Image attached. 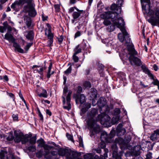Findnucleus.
<instances>
[{"mask_svg":"<svg viewBox=\"0 0 159 159\" xmlns=\"http://www.w3.org/2000/svg\"><path fill=\"white\" fill-rule=\"evenodd\" d=\"M118 15L114 11L111 10V11L105 12L101 14V17L104 19H108L110 18L112 19L113 25L110 26V31H113L115 29L116 26L119 28L122 32H125L124 29L122 28L124 25L123 23V19L122 17H119Z\"/></svg>","mask_w":159,"mask_h":159,"instance_id":"nucleus-1","label":"nucleus"},{"mask_svg":"<svg viewBox=\"0 0 159 159\" xmlns=\"http://www.w3.org/2000/svg\"><path fill=\"white\" fill-rule=\"evenodd\" d=\"M127 48L123 50L125 54H128L130 55L129 59L131 64H132L133 62L137 66H141L142 65V62L140 59L134 56L137 54V52L134 48V46L131 44H127Z\"/></svg>","mask_w":159,"mask_h":159,"instance_id":"nucleus-2","label":"nucleus"},{"mask_svg":"<svg viewBox=\"0 0 159 159\" xmlns=\"http://www.w3.org/2000/svg\"><path fill=\"white\" fill-rule=\"evenodd\" d=\"M98 115V110L95 108H92L88 112L87 125L92 127L93 125V122L99 120V116Z\"/></svg>","mask_w":159,"mask_h":159,"instance_id":"nucleus-3","label":"nucleus"},{"mask_svg":"<svg viewBox=\"0 0 159 159\" xmlns=\"http://www.w3.org/2000/svg\"><path fill=\"white\" fill-rule=\"evenodd\" d=\"M68 92V88L66 87L64 88L63 94L62 96L64 108L69 110L71 109V104L70 102V97L72 92L69 91L67 96L66 94Z\"/></svg>","mask_w":159,"mask_h":159,"instance_id":"nucleus-4","label":"nucleus"},{"mask_svg":"<svg viewBox=\"0 0 159 159\" xmlns=\"http://www.w3.org/2000/svg\"><path fill=\"white\" fill-rule=\"evenodd\" d=\"M85 101V97L83 94L77 95L76 98L75 102L76 104L80 102L81 105H83V108L81 110L83 114L85 113L91 106L90 103H84Z\"/></svg>","mask_w":159,"mask_h":159,"instance_id":"nucleus-5","label":"nucleus"},{"mask_svg":"<svg viewBox=\"0 0 159 159\" xmlns=\"http://www.w3.org/2000/svg\"><path fill=\"white\" fill-rule=\"evenodd\" d=\"M10 32L7 31V32L5 35V39L9 42L13 43V47L18 52L21 53H25L24 50L20 48L19 44L14 42L15 39L12 35L10 33Z\"/></svg>","mask_w":159,"mask_h":159,"instance_id":"nucleus-6","label":"nucleus"},{"mask_svg":"<svg viewBox=\"0 0 159 159\" xmlns=\"http://www.w3.org/2000/svg\"><path fill=\"white\" fill-rule=\"evenodd\" d=\"M37 143L38 144V146L43 148L44 150V155L45 157L47 159H51L50 157H47L46 156L49 154L50 150L53 148V147L45 144V142L42 138H40L38 139L37 141Z\"/></svg>","mask_w":159,"mask_h":159,"instance_id":"nucleus-7","label":"nucleus"},{"mask_svg":"<svg viewBox=\"0 0 159 159\" xmlns=\"http://www.w3.org/2000/svg\"><path fill=\"white\" fill-rule=\"evenodd\" d=\"M30 137L31 136L28 134L24 135L22 133H16L14 141L17 143L21 142L22 144H25L28 141Z\"/></svg>","mask_w":159,"mask_h":159,"instance_id":"nucleus-8","label":"nucleus"},{"mask_svg":"<svg viewBox=\"0 0 159 159\" xmlns=\"http://www.w3.org/2000/svg\"><path fill=\"white\" fill-rule=\"evenodd\" d=\"M150 15H154L156 17L152 16L148 21L152 25H157L159 27V9H156L155 11H152V14Z\"/></svg>","mask_w":159,"mask_h":159,"instance_id":"nucleus-9","label":"nucleus"},{"mask_svg":"<svg viewBox=\"0 0 159 159\" xmlns=\"http://www.w3.org/2000/svg\"><path fill=\"white\" fill-rule=\"evenodd\" d=\"M115 135V131L111 130L108 134L105 131H102L101 134L100 139L101 141H105L108 143L112 142V138Z\"/></svg>","mask_w":159,"mask_h":159,"instance_id":"nucleus-10","label":"nucleus"},{"mask_svg":"<svg viewBox=\"0 0 159 159\" xmlns=\"http://www.w3.org/2000/svg\"><path fill=\"white\" fill-rule=\"evenodd\" d=\"M123 22L124 24V25L122 28L123 29L125 30V32H122L120 30L122 34L121 33L118 34V37L120 42H123L124 40H125L126 43H130V42L129 35L126 31V30H125V22L124 20Z\"/></svg>","mask_w":159,"mask_h":159,"instance_id":"nucleus-11","label":"nucleus"},{"mask_svg":"<svg viewBox=\"0 0 159 159\" xmlns=\"http://www.w3.org/2000/svg\"><path fill=\"white\" fill-rule=\"evenodd\" d=\"M143 11L144 13L150 15L152 14V11L150 8V0H141Z\"/></svg>","mask_w":159,"mask_h":159,"instance_id":"nucleus-12","label":"nucleus"},{"mask_svg":"<svg viewBox=\"0 0 159 159\" xmlns=\"http://www.w3.org/2000/svg\"><path fill=\"white\" fill-rule=\"evenodd\" d=\"M48 29H46L45 30V34L47 36L48 39L49 40L48 41V45L49 46H51L53 43V34L51 31V27L49 24H47Z\"/></svg>","mask_w":159,"mask_h":159,"instance_id":"nucleus-13","label":"nucleus"},{"mask_svg":"<svg viewBox=\"0 0 159 159\" xmlns=\"http://www.w3.org/2000/svg\"><path fill=\"white\" fill-rule=\"evenodd\" d=\"M123 2V0H118L116 2V4H114L111 6V10L114 11L119 15L121 11V6Z\"/></svg>","mask_w":159,"mask_h":159,"instance_id":"nucleus-14","label":"nucleus"},{"mask_svg":"<svg viewBox=\"0 0 159 159\" xmlns=\"http://www.w3.org/2000/svg\"><path fill=\"white\" fill-rule=\"evenodd\" d=\"M96 122H93V126L91 127L89 125H88V128L92 131V133L90 134V136L92 137L94 134V133L98 134L101 131V129L99 126L96 123Z\"/></svg>","mask_w":159,"mask_h":159,"instance_id":"nucleus-15","label":"nucleus"},{"mask_svg":"<svg viewBox=\"0 0 159 159\" xmlns=\"http://www.w3.org/2000/svg\"><path fill=\"white\" fill-rule=\"evenodd\" d=\"M24 11L25 13L28 12V15L31 17H34L37 15V12L35 9L34 6L24 7Z\"/></svg>","mask_w":159,"mask_h":159,"instance_id":"nucleus-16","label":"nucleus"},{"mask_svg":"<svg viewBox=\"0 0 159 159\" xmlns=\"http://www.w3.org/2000/svg\"><path fill=\"white\" fill-rule=\"evenodd\" d=\"M80 153L70 151L69 153L67 155V159H82L80 158Z\"/></svg>","mask_w":159,"mask_h":159,"instance_id":"nucleus-17","label":"nucleus"},{"mask_svg":"<svg viewBox=\"0 0 159 159\" xmlns=\"http://www.w3.org/2000/svg\"><path fill=\"white\" fill-rule=\"evenodd\" d=\"M117 141L122 149H126L128 148L129 140L125 141L122 138H119L117 139Z\"/></svg>","mask_w":159,"mask_h":159,"instance_id":"nucleus-18","label":"nucleus"},{"mask_svg":"<svg viewBox=\"0 0 159 159\" xmlns=\"http://www.w3.org/2000/svg\"><path fill=\"white\" fill-rule=\"evenodd\" d=\"M25 0H18L15 1L12 3L11 7L15 10H18L21 6L23 4Z\"/></svg>","mask_w":159,"mask_h":159,"instance_id":"nucleus-19","label":"nucleus"},{"mask_svg":"<svg viewBox=\"0 0 159 159\" xmlns=\"http://www.w3.org/2000/svg\"><path fill=\"white\" fill-rule=\"evenodd\" d=\"M3 26H0V32L1 33H3L6 31L7 29L8 32H11L12 31V27L9 25L7 21L4 22L3 23Z\"/></svg>","mask_w":159,"mask_h":159,"instance_id":"nucleus-20","label":"nucleus"},{"mask_svg":"<svg viewBox=\"0 0 159 159\" xmlns=\"http://www.w3.org/2000/svg\"><path fill=\"white\" fill-rule=\"evenodd\" d=\"M99 120L102 121H104V123H106L109 121L111 119L110 117L105 113H102L99 116Z\"/></svg>","mask_w":159,"mask_h":159,"instance_id":"nucleus-21","label":"nucleus"},{"mask_svg":"<svg viewBox=\"0 0 159 159\" xmlns=\"http://www.w3.org/2000/svg\"><path fill=\"white\" fill-rule=\"evenodd\" d=\"M117 134H120V135H123L126 132V130L125 128H122V125L120 123L119 124L116 129Z\"/></svg>","mask_w":159,"mask_h":159,"instance_id":"nucleus-22","label":"nucleus"},{"mask_svg":"<svg viewBox=\"0 0 159 159\" xmlns=\"http://www.w3.org/2000/svg\"><path fill=\"white\" fill-rule=\"evenodd\" d=\"M70 151L67 149L60 148L58 150V154L61 156H66L67 159V155L69 153Z\"/></svg>","mask_w":159,"mask_h":159,"instance_id":"nucleus-23","label":"nucleus"},{"mask_svg":"<svg viewBox=\"0 0 159 159\" xmlns=\"http://www.w3.org/2000/svg\"><path fill=\"white\" fill-rule=\"evenodd\" d=\"M89 94L91 99L96 98L97 94V92L96 89L94 88H91Z\"/></svg>","mask_w":159,"mask_h":159,"instance_id":"nucleus-24","label":"nucleus"},{"mask_svg":"<svg viewBox=\"0 0 159 159\" xmlns=\"http://www.w3.org/2000/svg\"><path fill=\"white\" fill-rule=\"evenodd\" d=\"M105 100L104 98L101 97L97 101V104L99 107L102 108L104 107L106 104Z\"/></svg>","mask_w":159,"mask_h":159,"instance_id":"nucleus-25","label":"nucleus"},{"mask_svg":"<svg viewBox=\"0 0 159 159\" xmlns=\"http://www.w3.org/2000/svg\"><path fill=\"white\" fill-rule=\"evenodd\" d=\"M24 20L25 23L28 28L31 26L32 25V21L30 17L27 16H25L24 17Z\"/></svg>","mask_w":159,"mask_h":159,"instance_id":"nucleus-26","label":"nucleus"},{"mask_svg":"<svg viewBox=\"0 0 159 159\" xmlns=\"http://www.w3.org/2000/svg\"><path fill=\"white\" fill-rule=\"evenodd\" d=\"M111 147L112 148H115V150L113 152V157H115L116 159H121V156L120 155H118L117 152H116V150H117V147L116 145L114 144L113 145H112Z\"/></svg>","mask_w":159,"mask_h":159,"instance_id":"nucleus-27","label":"nucleus"},{"mask_svg":"<svg viewBox=\"0 0 159 159\" xmlns=\"http://www.w3.org/2000/svg\"><path fill=\"white\" fill-rule=\"evenodd\" d=\"M75 8L77 10V11H74L72 13V16L74 19H76L79 18L80 16L82 11L79 10L76 8Z\"/></svg>","mask_w":159,"mask_h":159,"instance_id":"nucleus-28","label":"nucleus"},{"mask_svg":"<svg viewBox=\"0 0 159 159\" xmlns=\"http://www.w3.org/2000/svg\"><path fill=\"white\" fill-rule=\"evenodd\" d=\"M141 67L143 72L147 74L149 77H153V75L151 74L148 69L145 66L143 65Z\"/></svg>","mask_w":159,"mask_h":159,"instance_id":"nucleus-29","label":"nucleus"},{"mask_svg":"<svg viewBox=\"0 0 159 159\" xmlns=\"http://www.w3.org/2000/svg\"><path fill=\"white\" fill-rule=\"evenodd\" d=\"M52 64L51 63H50V64L48 67V69L47 75V77L48 79L50 78L51 75H52L54 73V71H52V72H51V70L52 68Z\"/></svg>","mask_w":159,"mask_h":159,"instance_id":"nucleus-30","label":"nucleus"},{"mask_svg":"<svg viewBox=\"0 0 159 159\" xmlns=\"http://www.w3.org/2000/svg\"><path fill=\"white\" fill-rule=\"evenodd\" d=\"M26 38L29 40H32L34 37V33L32 31H30L28 32L27 34L25 36Z\"/></svg>","mask_w":159,"mask_h":159,"instance_id":"nucleus-31","label":"nucleus"},{"mask_svg":"<svg viewBox=\"0 0 159 159\" xmlns=\"http://www.w3.org/2000/svg\"><path fill=\"white\" fill-rule=\"evenodd\" d=\"M80 47V45L78 44L76 46L74 49V54H77L81 52V49Z\"/></svg>","mask_w":159,"mask_h":159,"instance_id":"nucleus-32","label":"nucleus"},{"mask_svg":"<svg viewBox=\"0 0 159 159\" xmlns=\"http://www.w3.org/2000/svg\"><path fill=\"white\" fill-rule=\"evenodd\" d=\"M42 90V92L39 94L38 95L40 97L47 98L48 96V94L46 90L43 89Z\"/></svg>","mask_w":159,"mask_h":159,"instance_id":"nucleus-33","label":"nucleus"},{"mask_svg":"<svg viewBox=\"0 0 159 159\" xmlns=\"http://www.w3.org/2000/svg\"><path fill=\"white\" fill-rule=\"evenodd\" d=\"M27 3V5H25L24 7H30L32 6H34V4L32 2L33 0H25Z\"/></svg>","mask_w":159,"mask_h":159,"instance_id":"nucleus-34","label":"nucleus"},{"mask_svg":"<svg viewBox=\"0 0 159 159\" xmlns=\"http://www.w3.org/2000/svg\"><path fill=\"white\" fill-rule=\"evenodd\" d=\"M36 136H34L30 138V143L32 144H34L36 141Z\"/></svg>","mask_w":159,"mask_h":159,"instance_id":"nucleus-35","label":"nucleus"},{"mask_svg":"<svg viewBox=\"0 0 159 159\" xmlns=\"http://www.w3.org/2000/svg\"><path fill=\"white\" fill-rule=\"evenodd\" d=\"M151 79L153 80L152 84L154 85H158L159 84V81L157 79L154 78V75H153V77H150Z\"/></svg>","mask_w":159,"mask_h":159,"instance_id":"nucleus-36","label":"nucleus"},{"mask_svg":"<svg viewBox=\"0 0 159 159\" xmlns=\"http://www.w3.org/2000/svg\"><path fill=\"white\" fill-rule=\"evenodd\" d=\"M119 119L120 117L118 115L116 116L115 117H113L112 120L113 123L114 124L117 123V122L119 121Z\"/></svg>","mask_w":159,"mask_h":159,"instance_id":"nucleus-37","label":"nucleus"},{"mask_svg":"<svg viewBox=\"0 0 159 159\" xmlns=\"http://www.w3.org/2000/svg\"><path fill=\"white\" fill-rule=\"evenodd\" d=\"M157 134L155 133L152 134L150 136V139L153 141H154L157 139Z\"/></svg>","mask_w":159,"mask_h":159,"instance_id":"nucleus-38","label":"nucleus"},{"mask_svg":"<svg viewBox=\"0 0 159 159\" xmlns=\"http://www.w3.org/2000/svg\"><path fill=\"white\" fill-rule=\"evenodd\" d=\"M84 86L85 88H90L91 86L90 82L88 81H86L84 83Z\"/></svg>","mask_w":159,"mask_h":159,"instance_id":"nucleus-39","label":"nucleus"},{"mask_svg":"<svg viewBox=\"0 0 159 159\" xmlns=\"http://www.w3.org/2000/svg\"><path fill=\"white\" fill-rule=\"evenodd\" d=\"M72 70L71 66H70L64 72V73L66 75H68L71 73Z\"/></svg>","mask_w":159,"mask_h":159,"instance_id":"nucleus-40","label":"nucleus"},{"mask_svg":"<svg viewBox=\"0 0 159 159\" xmlns=\"http://www.w3.org/2000/svg\"><path fill=\"white\" fill-rule=\"evenodd\" d=\"M27 149L29 151L34 152L36 150V147L35 146H30L28 147Z\"/></svg>","mask_w":159,"mask_h":159,"instance_id":"nucleus-41","label":"nucleus"},{"mask_svg":"<svg viewBox=\"0 0 159 159\" xmlns=\"http://www.w3.org/2000/svg\"><path fill=\"white\" fill-rule=\"evenodd\" d=\"M7 152H0V158L1 159H5V157Z\"/></svg>","mask_w":159,"mask_h":159,"instance_id":"nucleus-42","label":"nucleus"},{"mask_svg":"<svg viewBox=\"0 0 159 159\" xmlns=\"http://www.w3.org/2000/svg\"><path fill=\"white\" fill-rule=\"evenodd\" d=\"M92 155L90 153L84 155V157L85 159H92Z\"/></svg>","mask_w":159,"mask_h":159,"instance_id":"nucleus-43","label":"nucleus"},{"mask_svg":"<svg viewBox=\"0 0 159 159\" xmlns=\"http://www.w3.org/2000/svg\"><path fill=\"white\" fill-rule=\"evenodd\" d=\"M105 141H102L99 144L100 147L102 148H104L106 147V144L105 143Z\"/></svg>","mask_w":159,"mask_h":159,"instance_id":"nucleus-44","label":"nucleus"},{"mask_svg":"<svg viewBox=\"0 0 159 159\" xmlns=\"http://www.w3.org/2000/svg\"><path fill=\"white\" fill-rule=\"evenodd\" d=\"M76 55L73 54L72 57L73 59L75 62H78L79 59V57L77 56H76Z\"/></svg>","mask_w":159,"mask_h":159,"instance_id":"nucleus-45","label":"nucleus"},{"mask_svg":"<svg viewBox=\"0 0 159 159\" xmlns=\"http://www.w3.org/2000/svg\"><path fill=\"white\" fill-rule=\"evenodd\" d=\"M32 43H29L27 44L25 47L24 49L27 52L29 49L30 47L32 45Z\"/></svg>","mask_w":159,"mask_h":159,"instance_id":"nucleus-46","label":"nucleus"},{"mask_svg":"<svg viewBox=\"0 0 159 159\" xmlns=\"http://www.w3.org/2000/svg\"><path fill=\"white\" fill-rule=\"evenodd\" d=\"M103 24L107 26L108 25H110L111 22L109 20L105 19L103 21Z\"/></svg>","mask_w":159,"mask_h":159,"instance_id":"nucleus-47","label":"nucleus"},{"mask_svg":"<svg viewBox=\"0 0 159 159\" xmlns=\"http://www.w3.org/2000/svg\"><path fill=\"white\" fill-rule=\"evenodd\" d=\"M114 113L115 115H118L120 112V111L119 108H116L114 110Z\"/></svg>","mask_w":159,"mask_h":159,"instance_id":"nucleus-48","label":"nucleus"},{"mask_svg":"<svg viewBox=\"0 0 159 159\" xmlns=\"http://www.w3.org/2000/svg\"><path fill=\"white\" fill-rule=\"evenodd\" d=\"M46 67L44 66V67H42L39 70H37V71H38V73L40 74H41L43 73V70H46Z\"/></svg>","mask_w":159,"mask_h":159,"instance_id":"nucleus-49","label":"nucleus"},{"mask_svg":"<svg viewBox=\"0 0 159 159\" xmlns=\"http://www.w3.org/2000/svg\"><path fill=\"white\" fill-rule=\"evenodd\" d=\"M79 141L80 146L81 147H83V140L81 137H80L79 138Z\"/></svg>","mask_w":159,"mask_h":159,"instance_id":"nucleus-50","label":"nucleus"},{"mask_svg":"<svg viewBox=\"0 0 159 159\" xmlns=\"http://www.w3.org/2000/svg\"><path fill=\"white\" fill-rule=\"evenodd\" d=\"M152 153L151 152H149L146 155V157L145 159H151L152 158Z\"/></svg>","mask_w":159,"mask_h":159,"instance_id":"nucleus-51","label":"nucleus"},{"mask_svg":"<svg viewBox=\"0 0 159 159\" xmlns=\"http://www.w3.org/2000/svg\"><path fill=\"white\" fill-rule=\"evenodd\" d=\"M66 136L68 139L71 141L73 140L72 136L71 135L68 134V133H67L66 134Z\"/></svg>","mask_w":159,"mask_h":159,"instance_id":"nucleus-52","label":"nucleus"},{"mask_svg":"<svg viewBox=\"0 0 159 159\" xmlns=\"http://www.w3.org/2000/svg\"><path fill=\"white\" fill-rule=\"evenodd\" d=\"M38 115H39V116L40 118V120H43V116L42 115V114L41 113L39 110H38Z\"/></svg>","mask_w":159,"mask_h":159,"instance_id":"nucleus-53","label":"nucleus"},{"mask_svg":"<svg viewBox=\"0 0 159 159\" xmlns=\"http://www.w3.org/2000/svg\"><path fill=\"white\" fill-rule=\"evenodd\" d=\"M90 100H92V104L93 106H95L96 104H97V100L96 99V98H95V99H91Z\"/></svg>","mask_w":159,"mask_h":159,"instance_id":"nucleus-54","label":"nucleus"},{"mask_svg":"<svg viewBox=\"0 0 159 159\" xmlns=\"http://www.w3.org/2000/svg\"><path fill=\"white\" fill-rule=\"evenodd\" d=\"M13 119L15 120H17L18 119V116L17 114H13L12 115Z\"/></svg>","mask_w":159,"mask_h":159,"instance_id":"nucleus-55","label":"nucleus"},{"mask_svg":"<svg viewBox=\"0 0 159 159\" xmlns=\"http://www.w3.org/2000/svg\"><path fill=\"white\" fill-rule=\"evenodd\" d=\"M82 88L80 86H78L77 87V92L78 93H80L82 91Z\"/></svg>","mask_w":159,"mask_h":159,"instance_id":"nucleus-56","label":"nucleus"},{"mask_svg":"<svg viewBox=\"0 0 159 159\" xmlns=\"http://www.w3.org/2000/svg\"><path fill=\"white\" fill-rule=\"evenodd\" d=\"M7 95H8L10 97L13 98V100H14V95L12 93H7Z\"/></svg>","mask_w":159,"mask_h":159,"instance_id":"nucleus-57","label":"nucleus"},{"mask_svg":"<svg viewBox=\"0 0 159 159\" xmlns=\"http://www.w3.org/2000/svg\"><path fill=\"white\" fill-rule=\"evenodd\" d=\"M81 35V33L80 31H78L75 34V38H76Z\"/></svg>","mask_w":159,"mask_h":159,"instance_id":"nucleus-58","label":"nucleus"},{"mask_svg":"<svg viewBox=\"0 0 159 159\" xmlns=\"http://www.w3.org/2000/svg\"><path fill=\"white\" fill-rule=\"evenodd\" d=\"M51 154L52 156H55L58 154V152H57L54 151H52L51 152Z\"/></svg>","mask_w":159,"mask_h":159,"instance_id":"nucleus-59","label":"nucleus"},{"mask_svg":"<svg viewBox=\"0 0 159 159\" xmlns=\"http://www.w3.org/2000/svg\"><path fill=\"white\" fill-rule=\"evenodd\" d=\"M54 7L57 11H59L60 9V6L59 5L57 4L55 5Z\"/></svg>","mask_w":159,"mask_h":159,"instance_id":"nucleus-60","label":"nucleus"},{"mask_svg":"<svg viewBox=\"0 0 159 159\" xmlns=\"http://www.w3.org/2000/svg\"><path fill=\"white\" fill-rule=\"evenodd\" d=\"M75 8V7H72L70 8L69 9L68 12L70 13H71L72 12L74 11V8Z\"/></svg>","mask_w":159,"mask_h":159,"instance_id":"nucleus-61","label":"nucleus"},{"mask_svg":"<svg viewBox=\"0 0 159 159\" xmlns=\"http://www.w3.org/2000/svg\"><path fill=\"white\" fill-rule=\"evenodd\" d=\"M36 155L37 157L39 158H40L42 155V154L41 152H38L36 154Z\"/></svg>","mask_w":159,"mask_h":159,"instance_id":"nucleus-62","label":"nucleus"},{"mask_svg":"<svg viewBox=\"0 0 159 159\" xmlns=\"http://www.w3.org/2000/svg\"><path fill=\"white\" fill-rule=\"evenodd\" d=\"M46 113L49 116H51L52 115V113L48 109H47L46 110Z\"/></svg>","mask_w":159,"mask_h":159,"instance_id":"nucleus-63","label":"nucleus"},{"mask_svg":"<svg viewBox=\"0 0 159 159\" xmlns=\"http://www.w3.org/2000/svg\"><path fill=\"white\" fill-rule=\"evenodd\" d=\"M3 78L4 80L7 82L9 80L8 78L7 75H4L3 76Z\"/></svg>","mask_w":159,"mask_h":159,"instance_id":"nucleus-64","label":"nucleus"}]
</instances>
